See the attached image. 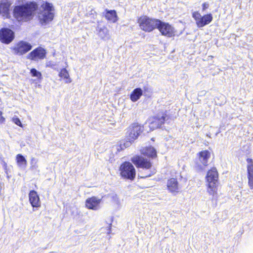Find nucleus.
Returning <instances> with one entry per match:
<instances>
[{
  "label": "nucleus",
  "instance_id": "1",
  "mask_svg": "<svg viewBox=\"0 0 253 253\" xmlns=\"http://www.w3.org/2000/svg\"><path fill=\"white\" fill-rule=\"evenodd\" d=\"M38 9L36 2H27L14 7L13 16L18 22H28L33 19Z\"/></svg>",
  "mask_w": 253,
  "mask_h": 253
},
{
  "label": "nucleus",
  "instance_id": "2",
  "mask_svg": "<svg viewBox=\"0 0 253 253\" xmlns=\"http://www.w3.org/2000/svg\"><path fill=\"white\" fill-rule=\"evenodd\" d=\"M131 161L136 167L142 169L139 170L138 173V176L140 178H144L150 177L155 173L154 170L151 169L152 166V163L147 159L140 156H136L132 157Z\"/></svg>",
  "mask_w": 253,
  "mask_h": 253
},
{
  "label": "nucleus",
  "instance_id": "3",
  "mask_svg": "<svg viewBox=\"0 0 253 253\" xmlns=\"http://www.w3.org/2000/svg\"><path fill=\"white\" fill-rule=\"evenodd\" d=\"M41 8L38 13V18L41 24L44 25L53 20L54 7L52 4L45 2L41 5Z\"/></svg>",
  "mask_w": 253,
  "mask_h": 253
},
{
  "label": "nucleus",
  "instance_id": "4",
  "mask_svg": "<svg viewBox=\"0 0 253 253\" xmlns=\"http://www.w3.org/2000/svg\"><path fill=\"white\" fill-rule=\"evenodd\" d=\"M206 178L208 183V191L213 196L217 192L218 173L215 168H212L207 173Z\"/></svg>",
  "mask_w": 253,
  "mask_h": 253
},
{
  "label": "nucleus",
  "instance_id": "5",
  "mask_svg": "<svg viewBox=\"0 0 253 253\" xmlns=\"http://www.w3.org/2000/svg\"><path fill=\"white\" fill-rule=\"evenodd\" d=\"M144 126L138 123H133L127 128L126 132L127 141L124 144L125 147H128L131 142L136 139L143 130Z\"/></svg>",
  "mask_w": 253,
  "mask_h": 253
},
{
  "label": "nucleus",
  "instance_id": "6",
  "mask_svg": "<svg viewBox=\"0 0 253 253\" xmlns=\"http://www.w3.org/2000/svg\"><path fill=\"white\" fill-rule=\"evenodd\" d=\"M169 116L167 114V111L163 110L158 112L155 116L149 120V126L150 130H153L161 127L165 122L169 120Z\"/></svg>",
  "mask_w": 253,
  "mask_h": 253
},
{
  "label": "nucleus",
  "instance_id": "7",
  "mask_svg": "<svg viewBox=\"0 0 253 253\" xmlns=\"http://www.w3.org/2000/svg\"><path fill=\"white\" fill-rule=\"evenodd\" d=\"M159 19H152L147 16H141L138 19L140 28L146 32L152 31L157 27Z\"/></svg>",
  "mask_w": 253,
  "mask_h": 253
},
{
  "label": "nucleus",
  "instance_id": "8",
  "mask_svg": "<svg viewBox=\"0 0 253 253\" xmlns=\"http://www.w3.org/2000/svg\"><path fill=\"white\" fill-rule=\"evenodd\" d=\"M121 176L126 179L133 180L136 175L135 169L133 165L129 162L123 163L120 167Z\"/></svg>",
  "mask_w": 253,
  "mask_h": 253
},
{
  "label": "nucleus",
  "instance_id": "9",
  "mask_svg": "<svg viewBox=\"0 0 253 253\" xmlns=\"http://www.w3.org/2000/svg\"><path fill=\"white\" fill-rule=\"evenodd\" d=\"M192 17L196 22L197 26L200 28L209 24L213 19L212 14L208 13L202 16L198 11L193 12Z\"/></svg>",
  "mask_w": 253,
  "mask_h": 253
},
{
  "label": "nucleus",
  "instance_id": "10",
  "mask_svg": "<svg viewBox=\"0 0 253 253\" xmlns=\"http://www.w3.org/2000/svg\"><path fill=\"white\" fill-rule=\"evenodd\" d=\"M46 54L47 52L44 48L39 46L30 52L28 54L27 58L32 61H38L44 59Z\"/></svg>",
  "mask_w": 253,
  "mask_h": 253
},
{
  "label": "nucleus",
  "instance_id": "11",
  "mask_svg": "<svg viewBox=\"0 0 253 253\" xmlns=\"http://www.w3.org/2000/svg\"><path fill=\"white\" fill-rule=\"evenodd\" d=\"M156 28L161 32L162 35L171 37L174 35V29L168 23L163 22L159 19Z\"/></svg>",
  "mask_w": 253,
  "mask_h": 253
},
{
  "label": "nucleus",
  "instance_id": "12",
  "mask_svg": "<svg viewBox=\"0 0 253 253\" xmlns=\"http://www.w3.org/2000/svg\"><path fill=\"white\" fill-rule=\"evenodd\" d=\"M32 48L31 43L23 41L19 42L13 48L14 53L17 55H22Z\"/></svg>",
  "mask_w": 253,
  "mask_h": 253
},
{
  "label": "nucleus",
  "instance_id": "13",
  "mask_svg": "<svg viewBox=\"0 0 253 253\" xmlns=\"http://www.w3.org/2000/svg\"><path fill=\"white\" fill-rule=\"evenodd\" d=\"M14 32L11 29L7 28H2L0 30V41L4 43L8 44L14 39Z\"/></svg>",
  "mask_w": 253,
  "mask_h": 253
},
{
  "label": "nucleus",
  "instance_id": "14",
  "mask_svg": "<svg viewBox=\"0 0 253 253\" xmlns=\"http://www.w3.org/2000/svg\"><path fill=\"white\" fill-rule=\"evenodd\" d=\"M11 5V3L8 0H1L0 1V16L4 18H10Z\"/></svg>",
  "mask_w": 253,
  "mask_h": 253
},
{
  "label": "nucleus",
  "instance_id": "15",
  "mask_svg": "<svg viewBox=\"0 0 253 253\" xmlns=\"http://www.w3.org/2000/svg\"><path fill=\"white\" fill-rule=\"evenodd\" d=\"M101 201V199H98L96 197L93 196L86 200L85 206L88 209L97 210L99 209Z\"/></svg>",
  "mask_w": 253,
  "mask_h": 253
},
{
  "label": "nucleus",
  "instance_id": "16",
  "mask_svg": "<svg viewBox=\"0 0 253 253\" xmlns=\"http://www.w3.org/2000/svg\"><path fill=\"white\" fill-rule=\"evenodd\" d=\"M168 190L172 194L175 195L179 192L180 187L176 178H171L167 182Z\"/></svg>",
  "mask_w": 253,
  "mask_h": 253
},
{
  "label": "nucleus",
  "instance_id": "17",
  "mask_svg": "<svg viewBox=\"0 0 253 253\" xmlns=\"http://www.w3.org/2000/svg\"><path fill=\"white\" fill-rule=\"evenodd\" d=\"M29 202L33 207L38 208L41 206L40 197L34 190H31L29 194Z\"/></svg>",
  "mask_w": 253,
  "mask_h": 253
},
{
  "label": "nucleus",
  "instance_id": "18",
  "mask_svg": "<svg viewBox=\"0 0 253 253\" xmlns=\"http://www.w3.org/2000/svg\"><path fill=\"white\" fill-rule=\"evenodd\" d=\"M103 15L107 20L113 23H115L118 20V16L115 10H109L106 9L103 13Z\"/></svg>",
  "mask_w": 253,
  "mask_h": 253
},
{
  "label": "nucleus",
  "instance_id": "19",
  "mask_svg": "<svg viewBox=\"0 0 253 253\" xmlns=\"http://www.w3.org/2000/svg\"><path fill=\"white\" fill-rule=\"evenodd\" d=\"M143 95V90L140 87L134 88L129 95V98L133 102L138 101Z\"/></svg>",
  "mask_w": 253,
  "mask_h": 253
},
{
  "label": "nucleus",
  "instance_id": "20",
  "mask_svg": "<svg viewBox=\"0 0 253 253\" xmlns=\"http://www.w3.org/2000/svg\"><path fill=\"white\" fill-rule=\"evenodd\" d=\"M141 153L143 155L152 158H154L157 155L156 149L152 146H148L143 148L141 150Z\"/></svg>",
  "mask_w": 253,
  "mask_h": 253
},
{
  "label": "nucleus",
  "instance_id": "21",
  "mask_svg": "<svg viewBox=\"0 0 253 253\" xmlns=\"http://www.w3.org/2000/svg\"><path fill=\"white\" fill-rule=\"evenodd\" d=\"M96 31H97L98 36L101 39L106 40L109 38V31L106 27H99L97 26Z\"/></svg>",
  "mask_w": 253,
  "mask_h": 253
},
{
  "label": "nucleus",
  "instance_id": "22",
  "mask_svg": "<svg viewBox=\"0 0 253 253\" xmlns=\"http://www.w3.org/2000/svg\"><path fill=\"white\" fill-rule=\"evenodd\" d=\"M16 161L18 166L22 169H25L27 165V161L25 157L21 154H18L16 156Z\"/></svg>",
  "mask_w": 253,
  "mask_h": 253
},
{
  "label": "nucleus",
  "instance_id": "23",
  "mask_svg": "<svg viewBox=\"0 0 253 253\" xmlns=\"http://www.w3.org/2000/svg\"><path fill=\"white\" fill-rule=\"evenodd\" d=\"M199 160L204 166H207L211 154L208 150L202 151L199 153Z\"/></svg>",
  "mask_w": 253,
  "mask_h": 253
},
{
  "label": "nucleus",
  "instance_id": "24",
  "mask_svg": "<svg viewBox=\"0 0 253 253\" xmlns=\"http://www.w3.org/2000/svg\"><path fill=\"white\" fill-rule=\"evenodd\" d=\"M142 89L143 90V95L145 96V97L149 98L152 95V88L148 84L144 85L143 88Z\"/></svg>",
  "mask_w": 253,
  "mask_h": 253
},
{
  "label": "nucleus",
  "instance_id": "25",
  "mask_svg": "<svg viewBox=\"0 0 253 253\" xmlns=\"http://www.w3.org/2000/svg\"><path fill=\"white\" fill-rule=\"evenodd\" d=\"M30 74L33 77H36L37 80L41 81L42 77V73L35 68H32L30 70Z\"/></svg>",
  "mask_w": 253,
  "mask_h": 253
},
{
  "label": "nucleus",
  "instance_id": "26",
  "mask_svg": "<svg viewBox=\"0 0 253 253\" xmlns=\"http://www.w3.org/2000/svg\"><path fill=\"white\" fill-rule=\"evenodd\" d=\"M59 76L61 78L66 79V83H70L71 82V79L69 78V75L68 72L65 68L62 69L59 72Z\"/></svg>",
  "mask_w": 253,
  "mask_h": 253
},
{
  "label": "nucleus",
  "instance_id": "27",
  "mask_svg": "<svg viewBox=\"0 0 253 253\" xmlns=\"http://www.w3.org/2000/svg\"><path fill=\"white\" fill-rule=\"evenodd\" d=\"M113 202L117 205H120V200L116 194L113 195L112 197Z\"/></svg>",
  "mask_w": 253,
  "mask_h": 253
},
{
  "label": "nucleus",
  "instance_id": "28",
  "mask_svg": "<svg viewBox=\"0 0 253 253\" xmlns=\"http://www.w3.org/2000/svg\"><path fill=\"white\" fill-rule=\"evenodd\" d=\"M13 122L19 126H22V124L20 120L17 117H13L12 118Z\"/></svg>",
  "mask_w": 253,
  "mask_h": 253
},
{
  "label": "nucleus",
  "instance_id": "29",
  "mask_svg": "<svg viewBox=\"0 0 253 253\" xmlns=\"http://www.w3.org/2000/svg\"><path fill=\"white\" fill-rule=\"evenodd\" d=\"M247 162L248 163L247 169H249V168H253V160L252 159L248 158L247 159Z\"/></svg>",
  "mask_w": 253,
  "mask_h": 253
},
{
  "label": "nucleus",
  "instance_id": "30",
  "mask_svg": "<svg viewBox=\"0 0 253 253\" xmlns=\"http://www.w3.org/2000/svg\"><path fill=\"white\" fill-rule=\"evenodd\" d=\"M248 171V177L252 178L253 177V168L247 169Z\"/></svg>",
  "mask_w": 253,
  "mask_h": 253
},
{
  "label": "nucleus",
  "instance_id": "31",
  "mask_svg": "<svg viewBox=\"0 0 253 253\" xmlns=\"http://www.w3.org/2000/svg\"><path fill=\"white\" fill-rule=\"evenodd\" d=\"M248 178V184L251 189H253V177Z\"/></svg>",
  "mask_w": 253,
  "mask_h": 253
},
{
  "label": "nucleus",
  "instance_id": "32",
  "mask_svg": "<svg viewBox=\"0 0 253 253\" xmlns=\"http://www.w3.org/2000/svg\"><path fill=\"white\" fill-rule=\"evenodd\" d=\"M202 10L204 11L209 7V4L207 2H204L202 4Z\"/></svg>",
  "mask_w": 253,
  "mask_h": 253
},
{
  "label": "nucleus",
  "instance_id": "33",
  "mask_svg": "<svg viewBox=\"0 0 253 253\" xmlns=\"http://www.w3.org/2000/svg\"><path fill=\"white\" fill-rule=\"evenodd\" d=\"M37 164V160L35 158H32L31 159V165L32 166H36V164Z\"/></svg>",
  "mask_w": 253,
  "mask_h": 253
},
{
  "label": "nucleus",
  "instance_id": "34",
  "mask_svg": "<svg viewBox=\"0 0 253 253\" xmlns=\"http://www.w3.org/2000/svg\"><path fill=\"white\" fill-rule=\"evenodd\" d=\"M4 120L5 119L2 116V112L0 111V123H2Z\"/></svg>",
  "mask_w": 253,
  "mask_h": 253
},
{
  "label": "nucleus",
  "instance_id": "35",
  "mask_svg": "<svg viewBox=\"0 0 253 253\" xmlns=\"http://www.w3.org/2000/svg\"><path fill=\"white\" fill-rule=\"evenodd\" d=\"M37 168V166L36 165V166H32V165H31V168L32 169H36Z\"/></svg>",
  "mask_w": 253,
  "mask_h": 253
},
{
  "label": "nucleus",
  "instance_id": "36",
  "mask_svg": "<svg viewBox=\"0 0 253 253\" xmlns=\"http://www.w3.org/2000/svg\"><path fill=\"white\" fill-rule=\"evenodd\" d=\"M3 165L4 166H5L6 165V164L5 162H3Z\"/></svg>",
  "mask_w": 253,
  "mask_h": 253
}]
</instances>
